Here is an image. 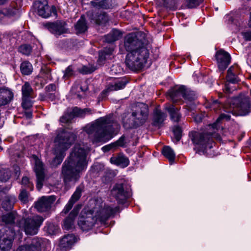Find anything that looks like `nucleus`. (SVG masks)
I'll use <instances>...</instances> for the list:
<instances>
[{"label":"nucleus","instance_id":"f257e3e1","mask_svg":"<svg viewBox=\"0 0 251 251\" xmlns=\"http://www.w3.org/2000/svg\"><path fill=\"white\" fill-rule=\"evenodd\" d=\"M251 105L250 103L249 97L237 98L233 99L230 103L229 109L225 110L226 113H222L217 119L216 122L209 125L207 129L213 131L209 132L191 131L189 137L194 144L197 145L203 151L208 149H211L214 144L213 138H217L220 140V137L215 134V129L218 128V124L222 120H229L230 113L233 115L244 116L249 112Z\"/></svg>","mask_w":251,"mask_h":251},{"label":"nucleus","instance_id":"f03ea898","mask_svg":"<svg viewBox=\"0 0 251 251\" xmlns=\"http://www.w3.org/2000/svg\"><path fill=\"white\" fill-rule=\"evenodd\" d=\"M121 46L128 52L125 60L126 66L133 71L141 70L149 57L145 34L142 32L129 33L124 37Z\"/></svg>","mask_w":251,"mask_h":251},{"label":"nucleus","instance_id":"7ed1b4c3","mask_svg":"<svg viewBox=\"0 0 251 251\" xmlns=\"http://www.w3.org/2000/svg\"><path fill=\"white\" fill-rule=\"evenodd\" d=\"M88 153L80 145H75L62 166L61 176L65 183L78 180L81 174L87 169Z\"/></svg>","mask_w":251,"mask_h":251},{"label":"nucleus","instance_id":"20e7f679","mask_svg":"<svg viewBox=\"0 0 251 251\" xmlns=\"http://www.w3.org/2000/svg\"><path fill=\"white\" fill-rule=\"evenodd\" d=\"M94 206L89 212H82L78 221V225L83 231L91 229L97 220L104 224L106 221L119 210L118 207H112L103 204L101 198H97L94 201Z\"/></svg>","mask_w":251,"mask_h":251},{"label":"nucleus","instance_id":"39448f33","mask_svg":"<svg viewBox=\"0 0 251 251\" xmlns=\"http://www.w3.org/2000/svg\"><path fill=\"white\" fill-rule=\"evenodd\" d=\"M120 125L109 115L96 120L90 126L86 127V132L91 136L93 143L105 142L112 134L120 130Z\"/></svg>","mask_w":251,"mask_h":251},{"label":"nucleus","instance_id":"423d86ee","mask_svg":"<svg viewBox=\"0 0 251 251\" xmlns=\"http://www.w3.org/2000/svg\"><path fill=\"white\" fill-rule=\"evenodd\" d=\"M44 219L39 215H34L32 217L22 219L18 222L17 225L20 228L24 229L25 233L29 235L36 234L42 225Z\"/></svg>","mask_w":251,"mask_h":251},{"label":"nucleus","instance_id":"0eeeda50","mask_svg":"<svg viewBox=\"0 0 251 251\" xmlns=\"http://www.w3.org/2000/svg\"><path fill=\"white\" fill-rule=\"evenodd\" d=\"M148 115L149 111L147 105L143 103H139L136 106L135 111L131 114L133 122L128 126L124 123V126L126 128H132L142 125L146 122Z\"/></svg>","mask_w":251,"mask_h":251},{"label":"nucleus","instance_id":"6e6552de","mask_svg":"<svg viewBox=\"0 0 251 251\" xmlns=\"http://www.w3.org/2000/svg\"><path fill=\"white\" fill-rule=\"evenodd\" d=\"M76 136L73 133L63 130L59 133L55 139L54 148L66 151L75 141Z\"/></svg>","mask_w":251,"mask_h":251},{"label":"nucleus","instance_id":"1a4fd4ad","mask_svg":"<svg viewBox=\"0 0 251 251\" xmlns=\"http://www.w3.org/2000/svg\"><path fill=\"white\" fill-rule=\"evenodd\" d=\"M49 245L46 239L34 238L30 242L19 246L16 251H45Z\"/></svg>","mask_w":251,"mask_h":251},{"label":"nucleus","instance_id":"9d476101","mask_svg":"<svg viewBox=\"0 0 251 251\" xmlns=\"http://www.w3.org/2000/svg\"><path fill=\"white\" fill-rule=\"evenodd\" d=\"M15 232L11 228H5L0 236V251H9L12 246Z\"/></svg>","mask_w":251,"mask_h":251},{"label":"nucleus","instance_id":"9b49d317","mask_svg":"<svg viewBox=\"0 0 251 251\" xmlns=\"http://www.w3.org/2000/svg\"><path fill=\"white\" fill-rule=\"evenodd\" d=\"M43 25L55 36H59L69 32L67 24L64 21L57 20L53 23H47L44 24Z\"/></svg>","mask_w":251,"mask_h":251},{"label":"nucleus","instance_id":"f8f14e48","mask_svg":"<svg viewBox=\"0 0 251 251\" xmlns=\"http://www.w3.org/2000/svg\"><path fill=\"white\" fill-rule=\"evenodd\" d=\"M55 200L54 196H43L36 202L35 208L40 212L47 211L50 209Z\"/></svg>","mask_w":251,"mask_h":251},{"label":"nucleus","instance_id":"ddd939ff","mask_svg":"<svg viewBox=\"0 0 251 251\" xmlns=\"http://www.w3.org/2000/svg\"><path fill=\"white\" fill-rule=\"evenodd\" d=\"M215 57L219 69L221 71L225 70L230 62V54L225 50H221L217 51Z\"/></svg>","mask_w":251,"mask_h":251},{"label":"nucleus","instance_id":"4468645a","mask_svg":"<svg viewBox=\"0 0 251 251\" xmlns=\"http://www.w3.org/2000/svg\"><path fill=\"white\" fill-rule=\"evenodd\" d=\"M34 171L37 178L36 187L39 191L42 188L45 179L44 168L42 162L38 159L36 158L35 162Z\"/></svg>","mask_w":251,"mask_h":251},{"label":"nucleus","instance_id":"2eb2a0df","mask_svg":"<svg viewBox=\"0 0 251 251\" xmlns=\"http://www.w3.org/2000/svg\"><path fill=\"white\" fill-rule=\"evenodd\" d=\"M111 192L112 196L121 203L125 201L128 197V194L124 190L123 183L116 184Z\"/></svg>","mask_w":251,"mask_h":251},{"label":"nucleus","instance_id":"dca6fc26","mask_svg":"<svg viewBox=\"0 0 251 251\" xmlns=\"http://www.w3.org/2000/svg\"><path fill=\"white\" fill-rule=\"evenodd\" d=\"M87 14L89 19L97 25L104 24L109 21L108 15L104 12L92 10L88 11Z\"/></svg>","mask_w":251,"mask_h":251},{"label":"nucleus","instance_id":"f3484780","mask_svg":"<svg viewBox=\"0 0 251 251\" xmlns=\"http://www.w3.org/2000/svg\"><path fill=\"white\" fill-rule=\"evenodd\" d=\"M35 5L38 8L39 15L44 18H48L50 16L51 11L47 0H37Z\"/></svg>","mask_w":251,"mask_h":251},{"label":"nucleus","instance_id":"a211bd4d","mask_svg":"<svg viewBox=\"0 0 251 251\" xmlns=\"http://www.w3.org/2000/svg\"><path fill=\"white\" fill-rule=\"evenodd\" d=\"M167 117L166 113L160 109L156 108L153 112L152 125L160 128L163 125V122Z\"/></svg>","mask_w":251,"mask_h":251},{"label":"nucleus","instance_id":"6ab92c4d","mask_svg":"<svg viewBox=\"0 0 251 251\" xmlns=\"http://www.w3.org/2000/svg\"><path fill=\"white\" fill-rule=\"evenodd\" d=\"M14 97L12 91L6 88H0V106L9 104Z\"/></svg>","mask_w":251,"mask_h":251},{"label":"nucleus","instance_id":"aec40b11","mask_svg":"<svg viewBox=\"0 0 251 251\" xmlns=\"http://www.w3.org/2000/svg\"><path fill=\"white\" fill-rule=\"evenodd\" d=\"M79 212V208L75 207L63 222V228L69 230L74 227V220Z\"/></svg>","mask_w":251,"mask_h":251},{"label":"nucleus","instance_id":"412c9836","mask_svg":"<svg viewBox=\"0 0 251 251\" xmlns=\"http://www.w3.org/2000/svg\"><path fill=\"white\" fill-rule=\"evenodd\" d=\"M185 89L184 86L175 87L170 90L168 94L174 103L176 102L184 97Z\"/></svg>","mask_w":251,"mask_h":251},{"label":"nucleus","instance_id":"4be33fe9","mask_svg":"<svg viewBox=\"0 0 251 251\" xmlns=\"http://www.w3.org/2000/svg\"><path fill=\"white\" fill-rule=\"evenodd\" d=\"M165 109L168 112L172 121L175 122L180 121L181 117L179 112L180 107H176L173 104H166Z\"/></svg>","mask_w":251,"mask_h":251},{"label":"nucleus","instance_id":"5701e85b","mask_svg":"<svg viewBox=\"0 0 251 251\" xmlns=\"http://www.w3.org/2000/svg\"><path fill=\"white\" fill-rule=\"evenodd\" d=\"M128 82L126 78H121L116 80L113 83L108 85L106 89L103 91V93H107L113 91H117L124 88Z\"/></svg>","mask_w":251,"mask_h":251},{"label":"nucleus","instance_id":"b1692460","mask_svg":"<svg viewBox=\"0 0 251 251\" xmlns=\"http://www.w3.org/2000/svg\"><path fill=\"white\" fill-rule=\"evenodd\" d=\"M76 241L75 236L73 234L64 235L60 240L59 246L62 248H70Z\"/></svg>","mask_w":251,"mask_h":251},{"label":"nucleus","instance_id":"393cba45","mask_svg":"<svg viewBox=\"0 0 251 251\" xmlns=\"http://www.w3.org/2000/svg\"><path fill=\"white\" fill-rule=\"evenodd\" d=\"M197 95L195 92L185 89L184 95V99L186 101L188 107L190 109H193L196 104Z\"/></svg>","mask_w":251,"mask_h":251},{"label":"nucleus","instance_id":"a878e982","mask_svg":"<svg viewBox=\"0 0 251 251\" xmlns=\"http://www.w3.org/2000/svg\"><path fill=\"white\" fill-rule=\"evenodd\" d=\"M18 215L15 212H11L0 216V225H11L15 223Z\"/></svg>","mask_w":251,"mask_h":251},{"label":"nucleus","instance_id":"bb28decb","mask_svg":"<svg viewBox=\"0 0 251 251\" xmlns=\"http://www.w3.org/2000/svg\"><path fill=\"white\" fill-rule=\"evenodd\" d=\"M111 163L122 167H126L129 165L128 159L124 155L119 154L117 155L112 156L110 159Z\"/></svg>","mask_w":251,"mask_h":251},{"label":"nucleus","instance_id":"cd10ccee","mask_svg":"<svg viewBox=\"0 0 251 251\" xmlns=\"http://www.w3.org/2000/svg\"><path fill=\"white\" fill-rule=\"evenodd\" d=\"M238 66H231L227 70L226 79L229 82L235 83L239 81L237 76Z\"/></svg>","mask_w":251,"mask_h":251},{"label":"nucleus","instance_id":"c85d7f7f","mask_svg":"<svg viewBox=\"0 0 251 251\" xmlns=\"http://www.w3.org/2000/svg\"><path fill=\"white\" fill-rule=\"evenodd\" d=\"M16 198L12 195H7L4 197L2 201V207L5 210H11L16 202Z\"/></svg>","mask_w":251,"mask_h":251},{"label":"nucleus","instance_id":"c756f323","mask_svg":"<svg viewBox=\"0 0 251 251\" xmlns=\"http://www.w3.org/2000/svg\"><path fill=\"white\" fill-rule=\"evenodd\" d=\"M53 151L55 156L53 159L51 164L53 166H57L62 162L65 155V151H63V150H60L55 148H54Z\"/></svg>","mask_w":251,"mask_h":251},{"label":"nucleus","instance_id":"7c9ffc66","mask_svg":"<svg viewBox=\"0 0 251 251\" xmlns=\"http://www.w3.org/2000/svg\"><path fill=\"white\" fill-rule=\"evenodd\" d=\"M72 116H73V118L75 117H84L86 115L91 114L92 113V110L90 108H84L81 109L77 107H74L72 110L69 112Z\"/></svg>","mask_w":251,"mask_h":251},{"label":"nucleus","instance_id":"2f4dec72","mask_svg":"<svg viewBox=\"0 0 251 251\" xmlns=\"http://www.w3.org/2000/svg\"><path fill=\"white\" fill-rule=\"evenodd\" d=\"M121 36L122 33L119 30L113 29L109 33L105 36V41L107 43H112L118 40Z\"/></svg>","mask_w":251,"mask_h":251},{"label":"nucleus","instance_id":"473e14b6","mask_svg":"<svg viewBox=\"0 0 251 251\" xmlns=\"http://www.w3.org/2000/svg\"><path fill=\"white\" fill-rule=\"evenodd\" d=\"M87 25L84 16H81L75 25V29L78 33L85 32L87 29Z\"/></svg>","mask_w":251,"mask_h":251},{"label":"nucleus","instance_id":"72a5a7b5","mask_svg":"<svg viewBox=\"0 0 251 251\" xmlns=\"http://www.w3.org/2000/svg\"><path fill=\"white\" fill-rule=\"evenodd\" d=\"M22 97L33 98V90L30 84L26 82L22 87Z\"/></svg>","mask_w":251,"mask_h":251},{"label":"nucleus","instance_id":"f704fd0d","mask_svg":"<svg viewBox=\"0 0 251 251\" xmlns=\"http://www.w3.org/2000/svg\"><path fill=\"white\" fill-rule=\"evenodd\" d=\"M92 5L96 8L109 9L112 7L111 0H102L99 2H91Z\"/></svg>","mask_w":251,"mask_h":251},{"label":"nucleus","instance_id":"c9c22d12","mask_svg":"<svg viewBox=\"0 0 251 251\" xmlns=\"http://www.w3.org/2000/svg\"><path fill=\"white\" fill-rule=\"evenodd\" d=\"M163 155L169 159L171 164H172L175 158V154L173 150L169 147H164L162 151Z\"/></svg>","mask_w":251,"mask_h":251},{"label":"nucleus","instance_id":"e433bc0d","mask_svg":"<svg viewBox=\"0 0 251 251\" xmlns=\"http://www.w3.org/2000/svg\"><path fill=\"white\" fill-rule=\"evenodd\" d=\"M21 73L24 75H29L32 72V66L28 61L22 62L20 66Z\"/></svg>","mask_w":251,"mask_h":251},{"label":"nucleus","instance_id":"4c0bfd02","mask_svg":"<svg viewBox=\"0 0 251 251\" xmlns=\"http://www.w3.org/2000/svg\"><path fill=\"white\" fill-rule=\"evenodd\" d=\"M113 51V50L111 49H105L103 50H101L99 52V58L98 60V62L101 64H103V62L106 59V55H110Z\"/></svg>","mask_w":251,"mask_h":251},{"label":"nucleus","instance_id":"58836bf2","mask_svg":"<svg viewBox=\"0 0 251 251\" xmlns=\"http://www.w3.org/2000/svg\"><path fill=\"white\" fill-rule=\"evenodd\" d=\"M83 190V186H79L77 187L75 191L72 195L70 200L74 201V202H75L80 198V196H81V193Z\"/></svg>","mask_w":251,"mask_h":251},{"label":"nucleus","instance_id":"ea45409f","mask_svg":"<svg viewBox=\"0 0 251 251\" xmlns=\"http://www.w3.org/2000/svg\"><path fill=\"white\" fill-rule=\"evenodd\" d=\"M11 176L10 171L8 169L0 170V181H6Z\"/></svg>","mask_w":251,"mask_h":251},{"label":"nucleus","instance_id":"a19ab883","mask_svg":"<svg viewBox=\"0 0 251 251\" xmlns=\"http://www.w3.org/2000/svg\"><path fill=\"white\" fill-rule=\"evenodd\" d=\"M41 76H37L36 79H39L41 77H44L46 79H51L50 69L48 68L42 69L40 74Z\"/></svg>","mask_w":251,"mask_h":251},{"label":"nucleus","instance_id":"79ce46f5","mask_svg":"<svg viewBox=\"0 0 251 251\" xmlns=\"http://www.w3.org/2000/svg\"><path fill=\"white\" fill-rule=\"evenodd\" d=\"M96 68L92 65L83 66L79 69V73L82 74H91L96 70Z\"/></svg>","mask_w":251,"mask_h":251},{"label":"nucleus","instance_id":"37998d69","mask_svg":"<svg viewBox=\"0 0 251 251\" xmlns=\"http://www.w3.org/2000/svg\"><path fill=\"white\" fill-rule=\"evenodd\" d=\"M19 51L25 55H29L31 52V47L29 45H21L19 48Z\"/></svg>","mask_w":251,"mask_h":251},{"label":"nucleus","instance_id":"c03bdc74","mask_svg":"<svg viewBox=\"0 0 251 251\" xmlns=\"http://www.w3.org/2000/svg\"><path fill=\"white\" fill-rule=\"evenodd\" d=\"M75 72L72 66H68L64 71L63 77L65 79L69 78V77L74 76Z\"/></svg>","mask_w":251,"mask_h":251},{"label":"nucleus","instance_id":"a18cd8bd","mask_svg":"<svg viewBox=\"0 0 251 251\" xmlns=\"http://www.w3.org/2000/svg\"><path fill=\"white\" fill-rule=\"evenodd\" d=\"M173 133L175 138L177 142H178L181 139L182 130L181 128L178 126H175L173 128Z\"/></svg>","mask_w":251,"mask_h":251},{"label":"nucleus","instance_id":"49530a36","mask_svg":"<svg viewBox=\"0 0 251 251\" xmlns=\"http://www.w3.org/2000/svg\"><path fill=\"white\" fill-rule=\"evenodd\" d=\"M31 98L22 97V105L24 109H27L32 106Z\"/></svg>","mask_w":251,"mask_h":251},{"label":"nucleus","instance_id":"de8ad7c7","mask_svg":"<svg viewBox=\"0 0 251 251\" xmlns=\"http://www.w3.org/2000/svg\"><path fill=\"white\" fill-rule=\"evenodd\" d=\"M203 0H187V5L189 8H194L202 2Z\"/></svg>","mask_w":251,"mask_h":251},{"label":"nucleus","instance_id":"09e8293b","mask_svg":"<svg viewBox=\"0 0 251 251\" xmlns=\"http://www.w3.org/2000/svg\"><path fill=\"white\" fill-rule=\"evenodd\" d=\"M73 119V116H72V115L68 112L65 113L60 118V121L63 123H67L70 122Z\"/></svg>","mask_w":251,"mask_h":251},{"label":"nucleus","instance_id":"8fccbe9b","mask_svg":"<svg viewBox=\"0 0 251 251\" xmlns=\"http://www.w3.org/2000/svg\"><path fill=\"white\" fill-rule=\"evenodd\" d=\"M113 143L115 148L117 147H125L126 144L125 137L124 136H121L117 141Z\"/></svg>","mask_w":251,"mask_h":251},{"label":"nucleus","instance_id":"3c124183","mask_svg":"<svg viewBox=\"0 0 251 251\" xmlns=\"http://www.w3.org/2000/svg\"><path fill=\"white\" fill-rule=\"evenodd\" d=\"M19 199L23 202H26L28 200V193L26 191L23 189L19 194Z\"/></svg>","mask_w":251,"mask_h":251},{"label":"nucleus","instance_id":"603ef678","mask_svg":"<svg viewBox=\"0 0 251 251\" xmlns=\"http://www.w3.org/2000/svg\"><path fill=\"white\" fill-rule=\"evenodd\" d=\"M75 203V202H74V201H73L70 200V201L67 203V204L66 205L65 208L63 210L62 213H64L65 214H67L70 211V210L72 208V207Z\"/></svg>","mask_w":251,"mask_h":251},{"label":"nucleus","instance_id":"864d4df0","mask_svg":"<svg viewBox=\"0 0 251 251\" xmlns=\"http://www.w3.org/2000/svg\"><path fill=\"white\" fill-rule=\"evenodd\" d=\"M241 34L246 41H251V31L242 32Z\"/></svg>","mask_w":251,"mask_h":251},{"label":"nucleus","instance_id":"5fc2aeb1","mask_svg":"<svg viewBox=\"0 0 251 251\" xmlns=\"http://www.w3.org/2000/svg\"><path fill=\"white\" fill-rule=\"evenodd\" d=\"M47 91L48 92H53L55 91L56 89V86L54 84H50L47 86L46 88Z\"/></svg>","mask_w":251,"mask_h":251},{"label":"nucleus","instance_id":"6e6d98bb","mask_svg":"<svg viewBox=\"0 0 251 251\" xmlns=\"http://www.w3.org/2000/svg\"><path fill=\"white\" fill-rule=\"evenodd\" d=\"M115 147L114 145V143H111L110 144L107 145L106 146H105L102 148V150L103 151H108L111 149L115 148Z\"/></svg>","mask_w":251,"mask_h":251},{"label":"nucleus","instance_id":"4d7b16f0","mask_svg":"<svg viewBox=\"0 0 251 251\" xmlns=\"http://www.w3.org/2000/svg\"><path fill=\"white\" fill-rule=\"evenodd\" d=\"M22 183L23 185H28V186L29 187V179L27 177L25 176L23 177L22 180Z\"/></svg>","mask_w":251,"mask_h":251},{"label":"nucleus","instance_id":"13d9d810","mask_svg":"<svg viewBox=\"0 0 251 251\" xmlns=\"http://www.w3.org/2000/svg\"><path fill=\"white\" fill-rule=\"evenodd\" d=\"M219 106L220 104H219L218 100H215L213 101V102L211 104V108L214 110H216L217 108Z\"/></svg>","mask_w":251,"mask_h":251},{"label":"nucleus","instance_id":"bf43d9fd","mask_svg":"<svg viewBox=\"0 0 251 251\" xmlns=\"http://www.w3.org/2000/svg\"><path fill=\"white\" fill-rule=\"evenodd\" d=\"M13 168L15 171V174L16 176H19L20 175V168L17 165H14Z\"/></svg>","mask_w":251,"mask_h":251},{"label":"nucleus","instance_id":"052dcab7","mask_svg":"<svg viewBox=\"0 0 251 251\" xmlns=\"http://www.w3.org/2000/svg\"><path fill=\"white\" fill-rule=\"evenodd\" d=\"M195 120L197 123L201 122L202 121V119L201 116L197 115L195 117Z\"/></svg>","mask_w":251,"mask_h":251},{"label":"nucleus","instance_id":"680f3d73","mask_svg":"<svg viewBox=\"0 0 251 251\" xmlns=\"http://www.w3.org/2000/svg\"><path fill=\"white\" fill-rule=\"evenodd\" d=\"M48 97L51 100H53L55 98V96L53 93H49L48 94Z\"/></svg>","mask_w":251,"mask_h":251},{"label":"nucleus","instance_id":"e2e57ef3","mask_svg":"<svg viewBox=\"0 0 251 251\" xmlns=\"http://www.w3.org/2000/svg\"><path fill=\"white\" fill-rule=\"evenodd\" d=\"M25 115L27 118L30 119L32 117V113L30 112H26Z\"/></svg>","mask_w":251,"mask_h":251},{"label":"nucleus","instance_id":"0e129e2a","mask_svg":"<svg viewBox=\"0 0 251 251\" xmlns=\"http://www.w3.org/2000/svg\"><path fill=\"white\" fill-rule=\"evenodd\" d=\"M7 0H0V5L4 4Z\"/></svg>","mask_w":251,"mask_h":251},{"label":"nucleus","instance_id":"69168bd1","mask_svg":"<svg viewBox=\"0 0 251 251\" xmlns=\"http://www.w3.org/2000/svg\"><path fill=\"white\" fill-rule=\"evenodd\" d=\"M249 26L251 27V12L250 14V19L249 21Z\"/></svg>","mask_w":251,"mask_h":251},{"label":"nucleus","instance_id":"338daca9","mask_svg":"<svg viewBox=\"0 0 251 251\" xmlns=\"http://www.w3.org/2000/svg\"><path fill=\"white\" fill-rule=\"evenodd\" d=\"M116 68V66L115 65H113L112 68H111V71H114L115 68Z\"/></svg>","mask_w":251,"mask_h":251},{"label":"nucleus","instance_id":"774afa93","mask_svg":"<svg viewBox=\"0 0 251 251\" xmlns=\"http://www.w3.org/2000/svg\"><path fill=\"white\" fill-rule=\"evenodd\" d=\"M16 155H17L18 157H20V154L19 153H16Z\"/></svg>","mask_w":251,"mask_h":251}]
</instances>
